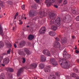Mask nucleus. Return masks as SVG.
Returning a JSON list of instances; mask_svg holds the SVG:
<instances>
[{"label": "nucleus", "mask_w": 79, "mask_h": 79, "mask_svg": "<svg viewBox=\"0 0 79 79\" xmlns=\"http://www.w3.org/2000/svg\"><path fill=\"white\" fill-rule=\"evenodd\" d=\"M63 55V57L65 59H60V64L63 68H68L70 67V63L69 61H66V59L69 58L70 57V56H70L68 55L65 49L64 51Z\"/></svg>", "instance_id": "obj_1"}, {"label": "nucleus", "mask_w": 79, "mask_h": 79, "mask_svg": "<svg viewBox=\"0 0 79 79\" xmlns=\"http://www.w3.org/2000/svg\"><path fill=\"white\" fill-rule=\"evenodd\" d=\"M49 18L51 20H53L55 19L56 15L55 13L53 12L49 13L48 14Z\"/></svg>", "instance_id": "obj_2"}, {"label": "nucleus", "mask_w": 79, "mask_h": 79, "mask_svg": "<svg viewBox=\"0 0 79 79\" xmlns=\"http://www.w3.org/2000/svg\"><path fill=\"white\" fill-rule=\"evenodd\" d=\"M55 0H45V3L47 5V6H50L52 5V3H53Z\"/></svg>", "instance_id": "obj_3"}, {"label": "nucleus", "mask_w": 79, "mask_h": 79, "mask_svg": "<svg viewBox=\"0 0 79 79\" xmlns=\"http://www.w3.org/2000/svg\"><path fill=\"white\" fill-rule=\"evenodd\" d=\"M29 15L30 17L32 18L36 15V12L33 10H31L29 12Z\"/></svg>", "instance_id": "obj_4"}, {"label": "nucleus", "mask_w": 79, "mask_h": 79, "mask_svg": "<svg viewBox=\"0 0 79 79\" xmlns=\"http://www.w3.org/2000/svg\"><path fill=\"white\" fill-rule=\"evenodd\" d=\"M26 45V42L24 41H22L19 43L18 45L19 48H23V47H24Z\"/></svg>", "instance_id": "obj_5"}, {"label": "nucleus", "mask_w": 79, "mask_h": 79, "mask_svg": "<svg viewBox=\"0 0 79 79\" xmlns=\"http://www.w3.org/2000/svg\"><path fill=\"white\" fill-rule=\"evenodd\" d=\"M40 34H44L45 32V27H42L40 30Z\"/></svg>", "instance_id": "obj_6"}, {"label": "nucleus", "mask_w": 79, "mask_h": 79, "mask_svg": "<svg viewBox=\"0 0 79 79\" xmlns=\"http://www.w3.org/2000/svg\"><path fill=\"white\" fill-rule=\"evenodd\" d=\"M43 53L45 55H47V56H50V51L48 50H44L43 51Z\"/></svg>", "instance_id": "obj_7"}, {"label": "nucleus", "mask_w": 79, "mask_h": 79, "mask_svg": "<svg viewBox=\"0 0 79 79\" xmlns=\"http://www.w3.org/2000/svg\"><path fill=\"white\" fill-rule=\"evenodd\" d=\"M55 23L57 25H58L59 26H60L61 23V19L60 18H57L55 20Z\"/></svg>", "instance_id": "obj_8"}, {"label": "nucleus", "mask_w": 79, "mask_h": 79, "mask_svg": "<svg viewBox=\"0 0 79 79\" xmlns=\"http://www.w3.org/2000/svg\"><path fill=\"white\" fill-rule=\"evenodd\" d=\"M40 60L42 62H45L46 61V56L44 55H41L40 56Z\"/></svg>", "instance_id": "obj_9"}, {"label": "nucleus", "mask_w": 79, "mask_h": 79, "mask_svg": "<svg viewBox=\"0 0 79 79\" xmlns=\"http://www.w3.org/2000/svg\"><path fill=\"white\" fill-rule=\"evenodd\" d=\"M24 51L26 54H27V55H30L31 53V51H30L28 49L26 48H24Z\"/></svg>", "instance_id": "obj_10"}, {"label": "nucleus", "mask_w": 79, "mask_h": 79, "mask_svg": "<svg viewBox=\"0 0 79 79\" xmlns=\"http://www.w3.org/2000/svg\"><path fill=\"white\" fill-rule=\"evenodd\" d=\"M10 61V59L8 58H5L3 60V63L6 64H8Z\"/></svg>", "instance_id": "obj_11"}, {"label": "nucleus", "mask_w": 79, "mask_h": 79, "mask_svg": "<svg viewBox=\"0 0 79 79\" xmlns=\"http://www.w3.org/2000/svg\"><path fill=\"white\" fill-rule=\"evenodd\" d=\"M54 47L57 48H60V44L58 41H56L54 42Z\"/></svg>", "instance_id": "obj_12"}, {"label": "nucleus", "mask_w": 79, "mask_h": 79, "mask_svg": "<svg viewBox=\"0 0 79 79\" xmlns=\"http://www.w3.org/2000/svg\"><path fill=\"white\" fill-rule=\"evenodd\" d=\"M24 71V68H21V69H20L18 71V73H17V76H19V75L21 74V73H22V72H23Z\"/></svg>", "instance_id": "obj_13"}, {"label": "nucleus", "mask_w": 79, "mask_h": 79, "mask_svg": "<svg viewBox=\"0 0 79 79\" xmlns=\"http://www.w3.org/2000/svg\"><path fill=\"white\" fill-rule=\"evenodd\" d=\"M44 71L46 73H48L49 71H50V66H47L44 69Z\"/></svg>", "instance_id": "obj_14"}, {"label": "nucleus", "mask_w": 79, "mask_h": 79, "mask_svg": "<svg viewBox=\"0 0 79 79\" xmlns=\"http://www.w3.org/2000/svg\"><path fill=\"white\" fill-rule=\"evenodd\" d=\"M0 34L2 36H3L4 35V33H3V29H2V27L1 25H0Z\"/></svg>", "instance_id": "obj_15"}, {"label": "nucleus", "mask_w": 79, "mask_h": 79, "mask_svg": "<svg viewBox=\"0 0 79 79\" xmlns=\"http://www.w3.org/2000/svg\"><path fill=\"white\" fill-rule=\"evenodd\" d=\"M18 53L20 55H23V56H25L26 55V54L24 52V51L19 50L18 52Z\"/></svg>", "instance_id": "obj_16"}, {"label": "nucleus", "mask_w": 79, "mask_h": 79, "mask_svg": "<svg viewBox=\"0 0 79 79\" xmlns=\"http://www.w3.org/2000/svg\"><path fill=\"white\" fill-rule=\"evenodd\" d=\"M49 79H56V76L54 74L50 75L49 77Z\"/></svg>", "instance_id": "obj_17"}, {"label": "nucleus", "mask_w": 79, "mask_h": 79, "mask_svg": "<svg viewBox=\"0 0 79 79\" xmlns=\"http://www.w3.org/2000/svg\"><path fill=\"white\" fill-rule=\"evenodd\" d=\"M49 34L51 36H54L56 35V33L54 31H50L49 32Z\"/></svg>", "instance_id": "obj_18"}, {"label": "nucleus", "mask_w": 79, "mask_h": 79, "mask_svg": "<svg viewBox=\"0 0 79 79\" xmlns=\"http://www.w3.org/2000/svg\"><path fill=\"white\" fill-rule=\"evenodd\" d=\"M34 38V36L32 35H30L28 37V39L30 40H32Z\"/></svg>", "instance_id": "obj_19"}, {"label": "nucleus", "mask_w": 79, "mask_h": 79, "mask_svg": "<svg viewBox=\"0 0 79 79\" xmlns=\"http://www.w3.org/2000/svg\"><path fill=\"white\" fill-rule=\"evenodd\" d=\"M6 45L7 48H10V47H11V44L9 41H8L7 43H6Z\"/></svg>", "instance_id": "obj_20"}, {"label": "nucleus", "mask_w": 79, "mask_h": 79, "mask_svg": "<svg viewBox=\"0 0 79 79\" xmlns=\"http://www.w3.org/2000/svg\"><path fill=\"white\" fill-rule=\"evenodd\" d=\"M45 67V65L41 63L39 65V67L40 68V69H43Z\"/></svg>", "instance_id": "obj_21"}, {"label": "nucleus", "mask_w": 79, "mask_h": 79, "mask_svg": "<svg viewBox=\"0 0 79 79\" xmlns=\"http://www.w3.org/2000/svg\"><path fill=\"white\" fill-rule=\"evenodd\" d=\"M52 64L54 67H55V66H57V65L58 64V62L56 61L54 63H52Z\"/></svg>", "instance_id": "obj_22"}, {"label": "nucleus", "mask_w": 79, "mask_h": 79, "mask_svg": "<svg viewBox=\"0 0 79 79\" xmlns=\"http://www.w3.org/2000/svg\"><path fill=\"white\" fill-rule=\"evenodd\" d=\"M67 19L68 21H71V16L69 15H67L65 17Z\"/></svg>", "instance_id": "obj_23"}, {"label": "nucleus", "mask_w": 79, "mask_h": 79, "mask_svg": "<svg viewBox=\"0 0 79 79\" xmlns=\"http://www.w3.org/2000/svg\"><path fill=\"white\" fill-rule=\"evenodd\" d=\"M51 51L53 53H55L56 52V49H55L54 48H52L51 49Z\"/></svg>", "instance_id": "obj_24"}, {"label": "nucleus", "mask_w": 79, "mask_h": 79, "mask_svg": "<svg viewBox=\"0 0 79 79\" xmlns=\"http://www.w3.org/2000/svg\"><path fill=\"white\" fill-rule=\"evenodd\" d=\"M52 30H53V31H56L57 29V27L54 25L52 26Z\"/></svg>", "instance_id": "obj_25"}, {"label": "nucleus", "mask_w": 79, "mask_h": 79, "mask_svg": "<svg viewBox=\"0 0 79 79\" xmlns=\"http://www.w3.org/2000/svg\"><path fill=\"white\" fill-rule=\"evenodd\" d=\"M55 61H56V60L54 58H52L50 60V62L51 63H52V64Z\"/></svg>", "instance_id": "obj_26"}, {"label": "nucleus", "mask_w": 79, "mask_h": 79, "mask_svg": "<svg viewBox=\"0 0 79 79\" xmlns=\"http://www.w3.org/2000/svg\"><path fill=\"white\" fill-rule=\"evenodd\" d=\"M32 67H33L34 68H36L37 67V65L35 63H34L33 64L30 65Z\"/></svg>", "instance_id": "obj_27"}, {"label": "nucleus", "mask_w": 79, "mask_h": 79, "mask_svg": "<svg viewBox=\"0 0 79 79\" xmlns=\"http://www.w3.org/2000/svg\"><path fill=\"white\" fill-rule=\"evenodd\" d=\"M72 12L73 14H77V15H78V14H79V12H76V10H72Z\"/></svg>", "instance_id": "obj_28"}, {"label": "nucleus", "mask_w": 79, "mask_h": 79, "mask_svg": "<svg viewBox=\"0 0 79 79\" xmlns=\"http://www.w3.org/2000/svg\"><path fill=\"white\" fill-rule=\"evenodd\" d=\"M4 47V43L3 42H0V48Z\"/></svg>", "instance_id": "obj_29"}, {"label": "nucleus", "mask_w": 79, "mask_h": 79, "mask_svg": "<svg viewBox=\"0 0 79 79\" xmlns=\"http://www.w3.org/2000/svg\"><path fill=\"white\" fill-rule=\"evenodd\" d=\"M0 77L2 78H5V76L4 74L2 73L0 76Z\"/></svg>", "instance_id": "obj_30"}, {"label": "nucleus", "mask_w": 79, "mask_h": 79, "mask_svg": "<svg viewBox=\"0 0 79 79\" xmlns=\"http://www.w3.org/2000/svg\"><path fill=\"white\" fill-rule=\"evenodd\" d=\"M53 21H52V20H51L49 22V25L50 26H52V24H53Z\"/></svg>", "instance_id": "obj_31"}, {"label": "nucleus", "mask_w": 79, "mask_h": 79, "mask_svg": "<svg viewBox=\"0 0 79 79\" xmlns=\"http://www.w3.org/2000/svg\"><path fill=\"white\" fill-rule=\"evenodd\" d=\"M18 19L19 20H22V19H23V17L21 15H20L19 16Z\"/></svg>", "instance_id": "obj_32"}, {"label": "nucleus", "mask_w": 79, "mask_h": 79, "mask_svg": "<svg viewBox=\"0 0 79 79\" xmlns=\"http://www.w3.org/2000/svg\"><path fill=\"white\" fill-rule=\"evenodd\" d=\"M77 76V75L76 74L74 73H73V75L72 76V77H76Z\"/></svg>", "instance_id": "obj_33"}, {"label": "nucleus", "mask_w": 79, "mask_h": 79, "mask_svg": "<svg viewBox=\"0 0 79 79\" xmlns=\"http://www.w3.org/2000/svg\"><path fill=\"white\" fill-rule=\"evenodd\" d=\"M56 76H60V72H57L55 73Z\"/></svg>", "instance_id": "obj_34"}, {"label": "nucleus", "mask_w": 79, "mask_h": 79, "mask_svg": "<svg viewBox=\"0 0 79 79\" xmlns=\"http://www.w3.org/2000/svg\"><path fill=\"white\" fill-rule=\"evenodd\" d=\"M62 42L63 43H65L66 41V38H64L63 40H62Z\"/></svg>", "instance_id": "obj_35"}, {"label": "nucleus", "mask_w": 79, "mask_h": 79, "mask_svg": "<svg viewBox=\"0 0 79 79\" xmlns=\"http://www.w3.org/2000/svg\"><path fill=\"white\" fill-rule=\"evenodd\" d=\"M19 25H22V24H23V23L21 21V20H19Z\"/></svg>", "instance_id": "obj_36"}, {"label": "nucleus", "mask_w": 79, "mask_h": 79, "mask_svg": "<svg viewBox=\"0 0 79 79\" xmlns=\"http://www.w3.org/2000/svg\"><path fill=\"white\" fill-rule=\"evenodd\" d=\"M68 20L67 18H66V17H65L64 18V19L63 21L64 22H66V21H68Z\"/></svg>", "instance_id": "obj_37"}, {"label": "nucleus", "mask_w": 79, "mask_h": 79, "mask_svg": "<svg viewBox=\"0 0 79 79\" xmlns=\"http://www.w3.org/2000/svg\"><path fill=\"white\" fill-rule=\"evenodd\" d=\"M25 62H26V59H25V58L23 57V58L22 63H24Z\"/></svg>", "instance_id": "obj_38"}, {"label": "nucleus", "mask_w": 79, "mask_h": 79, "mask_svg": "<svg viewBox=\"0 0 79 79\" xmlns=\"http://www.w3.org/2000/svg\"><path fill=\"white\" fill-rule=\"evenodd\" d=\"M10 52H11V49H9L7 51V54H10Z\"/></svg>", "instance_id": "obj_39"}, {"label": "nucleus", "mask_w": 79, "mask_h": 79, "mask_svg": "<svg viewBox=\"0 0 79 79\" xmlns=\"http://www.w3.org/2000/svg\"><path fill=\"white\" fill-rule=\"evenodd\" d=\"M76 20L77 21H79V16H77L76 18Z\"/></svg>", "instance_id": "obj_40"}, {"label": "nucleus", "mask_w": 79, "mask_h": 79, "mask_svg": "<svg viewBox=\"0 0 79 79\" xmlns=\"http://www.w3.org/2000/svg\"><path fill=\"white\" fill-rule=\"evenodd\" d=\"M67 4V1L66 0H65L64 1V4L66 5Z\"/></svg>", "instance_id": "obj_41"}, {"label": "nucleus", "mask_w": 79, "mask_h": 79, "mask_svg": "<svg viewBox=\"0 0 79 79\" xmlns=\"http://www.w3.org/2000/svg\"><path fill=\"white\" fill-rule=\"evenodd\" d=\"M0 5L1 6H2V7H3V6H4V5H3V2L0 3Z\"/></svg>", "instance_id": "obj_42"}, {"label": "nucleus", "mask_w": 79, "mask_h": 79, "mask_svg": "<svg viewBox=\"0 0 79 79\" xmlns=\"http://www.w3.org/2000/svg\"><path fill=\"white\" fill-rule=\"evenodd\" d=\"M9 71H10V72H13V70L12 68H10V69H9Z\"/></svg>", "instance_id": "obj_43"}, {"label": "nucleus", "mask_w": 79, "mask_h": 79, "mask_svg": "<svg viewBox=\"0 0 79 79\" xmlns=\"http://www.w3.org/2000/svg\"><path fill=\"white\" fill-rule=\"evenodd\" d=\"M57 1L60 3H61L63 2V0H57Z\"/></svg>", "instance_id": "obj_44"}, {"label": "nucleus", "mask_w": 79, "mask_h": 79, "mask_svg": "<svg viewBox=\"0 0 79 79\" xmlns=\"http://www.w3.org/2000/svg\"><path fill=\"white\" fill-rule=\"evenodd\" d=\"M10 69V68L7 67L6 69L7 71H9Z\"/></svg>", "instance_id": "obj_45"}, {"label": "nucleus", "mask_w": 79, "mask_h": 79, "mask_svg": "<svg viewBox=\"0 0 79 79\" xmlns=\"http://www.w3.org/2000/svg\"><path fill=\"white\" fill-rule=\"evenodd\" d=\"M55 39H56V40L58 41H59V40H60V39L58 37H56V38H55Z\"/></svg>", "instance_id": "obj_46"}, {"label": "nucleus", "mask_w": 79, "mask_h": 79, "mask_svg": "<svg viewBox=\"0 0 79 79\" xmlns=\"http://www.w3.org/2000/svg\"><path fill=\"white\" fill-rule=\"evenodd\" d=\"M36 3H39L40 2V0H35Z\"/></svg>", "instance_id": "obj_47"}, {"label": "nucleus", "mask_w": 79, "mask_h": 79, "mask_svg": "<svg viewBox=\"0 0 79 79\" xmlns=\"http://www.w3.org/2000/svg\"><path fill=\"white\" fill-rule=\"evenodd\" d=\"M22 8L23 10H24L25 9V6H24V5L22 6Z\"/></svg>", "instance_id": "obj_48"}, {"label": "nucleus", "mask_w": 79, "mask_h": 79, "mask_svg": "<svg viewBox=\"0 0 79 79\" xmlns=\"http://www.w3.org/2000/svg\"><path fill=\"white\" fill-rule=\"evenodd\" d=\"M14 47H15V48H17V46L16 45V44H14Z\"/></svg>", "instance_id": "obj_49"}, {"label": "nucleus", "mask_w": 79, "mask_h": 79, "mask_svg": "<svg viewBox=\"0 0 79 79\" xmlns=\"http://www.w3.org/2000/svg\"><path fill=\"white\" fill-rule=\"evenodd\" d=\"M75 53H79V51H78V50H75Z\"/></svg>", "instance_id": "obj_50"}, {"label": "nucleus", "mask_w": 79, "mask_h": 79, "mask_svg": "<svg viewBox=\"0 0 79 79\" xmlns=\"http://www.w3.org/2000/svg\"><path fill=\"white\" fill-rule=\"evenodd\" d=\"M22 16H23V17H22L23 19L24 18H25V14H23L22 15Z\"/></svg>", "instance_id": "obj_51"}, {"label": "nucleus", "mask_w": 79, "mask_h": 79, "mask_svg": "<svg viewBox=\"0 0 79 79\" xmlns=\"http://www.w3.org/2000/svg\"><path fill=\"white\" fill-rule=\"evenodd\" d=\"M54 7H55V8H58V6H57L56 5H54Z\"/></svg>", "instance_id": "obj_52"}, {"label": "nucleus", "mask_w": 79, "mask_h": 79, "mask_svg": "<svg viewBox=\"0 0 79 79\" xmlns=\"http://www.w3.org/2000/svg\"><path fill=\"white\" fill-rule=\"evenodd\" d=\"M15 16L16 17L18 16V13H16Z\"/></svg>", "instance_id": "obj_53"}, {"label": "nucleus", "mask_w": 79, "mask_h": 79, "mask_svg": "<svg viewBox=\"0 0 79 79\" xmlns=\"http://www.w3.org/2000/svg\"><path fill=\"white\" fill-rule=\"evenodd\" d=\"M3 17V15L2 14H0V18H2Z\"/></svg>", "instance_id": "obj_54"}, {"label": "nucleus", "mask_w": 79, "mask_h": 79, "mask_svg": "<svg viewBox=\"0 0 79 79\" xmlns=\"http://www.w3.org/2000/svg\"><path fill=\"white\" fill-rule=\"evenodd\" d=\"M72 37L73 39H74L75 38V37L74 36H72Z\"/></svg>", "instance_id": "obj_55"}, {"label": "nucleus", "mask_w": 79, "mask_h": 79, "mask_svg": "<svg viewBox=\"0 0 79 79\" xmlns=\"http://www.w3.org/2000/svg\"><path fill=\"white\" fill-rule=\"evenodd\" d=\"M77 63H79V59H77Z\"/></svg>", "instance_id": "obj_56"}, {"label": "nucleus", "mask_w": 79, "mask_h": 79, "mask_svg": "<svg viewBox=\"0 0 79 79\" xmlns=\"http://www.w3.org/2000/svg\"><path fill=\"white\" fill-rule=\"evenodd\" d=\"M16 16H14V19H16Z\"/></svg>", "instance_id": "obj_57"}, {"label": "nucleus", "mask_w": 79, "mask_h": 79, "mask_svg": "<svg viewBox=\"0 0 79 79\" xmlns=\"http://www.w3.org/2000/svg\"><path fill=\"white\" fill-rule=\"evenodd\" d=\"M77 47L76 46H75V50H76V49H77Z\"/></svg>", "instance_id": "obj_58"}, {"label": "nucleus", "mask_w": 79, "mask_h": 79, "mask_svg": "<svg viewBox=\"0 0 79 79\" xmlns=\"http://www.w3.org/2000/svg\"><path fill=\"white\" fill-rule=\"evenodd\" d=\"M76 79H79V77H77L76 78Z\"/></svg>", "instance_id": "obj_59"}, {"label": "nucleus", "mask_w": 79, "mask_h": 79, "mask_svg": "<svg viewBox=\"0 0 79 79\" xmlns=\"http://www.w3.org/2000/svg\"><path fill=\"white\" fill-rule=\"evenodd\" d=\"M0 79H5V78L0 77Z\"/></svg>", "instance_id": "obj_60"}, {"label": "nucleus", "mask_w": 79, "mask_h": 79, "mask_svg": "<svg viewBox=\"0 0 79 79\" xmlns=\"http://www.w3.org/2000/svg\"><path fill=\"white\" fill-rule=\"evenodd\" d=\"M1 64L3 66H5V65L4 64Z\"/></svg>", "instance_id": "obj_61"}, {"label": "nucleus", "mask_w": 79, "mask_h": 79, "mask_svg": "<svg viewBox=\"0 0 79 79\" xmlns=\"http://www.w3.org/2000/svg\"><path fill=\"white\" fill-rule=\"evenodd\" d=\"M9 77H10V79H11V78H12V77H11V76H9Z\"/></svg>", "instance_id": "obj_62"}, {"label": "nucleus", "mask_w": 79, "mask_h": 79, "mask_svg": "<svg viewBox=\"0 0 79 79\" xmlns=\"http://www.w3.org/2000/svg\"><path fill=\"white\" fill-rule=\"evenodd\" d=\"M30 27L29 26H27V27Z\"/></svg>", "instance_id": "obj_63"}, {"label": "nucleus", "mask_w": 79, "mask_h": 79, "mask_svg": "<svg viewBox=\"0 0 79 79\" xmlns=\"http://www.w3.org/2000/svg\"><path fill=\"white\" fill-rule=\"evenodd\" d=\"M13 30H15V27H13Z\"/></svg>", "instance_id": "obj_64"}]
</instances>
